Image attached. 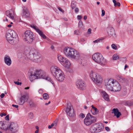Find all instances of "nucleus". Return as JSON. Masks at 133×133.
<instances>
[{
  "mask_svg": "<svg viewBox=\"0 0 133 133\" xmlns=\"http://www.w3.org/2000/svg\"><path fill=\"white\" fill-rule=\"evenodd\" d=\"M5 120H6L8 121L9 120V117L8 116V115H7L5 117Z\"/></svg>",
  "mask_w": 133,
  "mask_h": 133,
  "instance_id": "44",
  "label": "nucleus"
},
{
  "mask_svg": "<svg viewBox=\"0 0 133 133\" xmlns=\"http://www.w3.org/2000/svg\"><path fill=\"white\" fill-rule=\"evenodd\" d=\"M115 30L113 28L111 27H108L107 28V31L108 37H110L114 35H115Z\"/></svg>",
  "mask_w": 133,
  "mask_h": 133,
  "instance_id": "20",
  "label": "nucleus"
},
{
  "mask_svg": "<svg viewBox=\"0 0 133 133\" xmlns=\"http://www.w3.org/2000/svg\"><path fill=\"white\" fill-rule=\"evenodd\" d=\"M5 63L8 65H10L11 63V59L8 56H5L4 59Z\"/></svg>",
  "mask_w": 133,
  "mask_h": 133,
  "instance_id": "23",
  "label": "nucleus"
},
{
  "mask_svg": "<svg viewBox=\"0 0 133 133\" xmlns=\"http://www.w3.org/2000/svg\"><path fill=\"white\" fill-rule=\"evenodd\" d=\"M50 70L52 75L57 80L62 82L64 80V74L59 68L56 66H52L50 68Z\"/></svg>",
  "mask_w": 133,
  "mask_h": 133,
  "instance_id": "3",
  "label": "nucleus"
},
{
  "mask_svg": "<svg viewBox=\"0 0 133 133\" xmlns=\"http://www.w3.org/2000/svg\"><path fill=\"white\" fill-rule=\"evenodd\" d=\"M36 128L37 129V130H38V128H39L38 127V126H36Z\"/></svg>",
  "mask_w": 133,
  "mask_h": 133,
  "instance_id": "63",
  "label": "nucleus"
},
{
  "mask_svg": "<svg viewBox=\"0 0 133 133\" xmlns=\"http://www.w3.org/2000/svg\"><path fill=\"white\" fill-rule=\"evenodd\" d=\"M41 78L47 80L54 86L53 81L49 76H46L44 71L42 70H37L34 72H32L29 76V80L31 82L36 79Z\"/></svg>",
  "mask_w": 133,
  "mask_h": 133,
  "instance_id": "1",
  "label": "nucleus"
},
{
  "mask_svg": "<svg viewBox=\"0 0 133 133\" xmlns=\"http://www.w3.org/2000/svg\"><path fill=\"white\" fill-rule=\"evenodd\" d=\"M22 16L25 18H28L29 17L30 14L27 10H24L23 13L22 14Z\"/></svg>",
  "mask_w": 133,
  "mask_h": 133,
  "instance_id": "26",
  "label": "nucleus"
},
{
  "mask_svg": "<svg viewBox=\"0 0 133 133\" xmlns=\"http://www.w3.org/2000/svg\"><path fill=\"white\" fill-rule=\"evenodd\" d=\"M91 29L90 28H89L88 30V34H91Z\"/></svg>",
  "mask_w": 133,
  "mask_h": 133,
  "instance_id": "42",
  "label": "nucleus"
},
{
  "mask_svg": "<svg viewBox=\"0 0 133 133\" xmlns=\"http://www.w3.org/2000/svg\"><path fill=\"white\" fill-rule=\"evenodd\" d=\"M18 125L17 124L14 122H12L10 123L9 126L5 129V130H10L12 132H14L17 131L18 129Z\"/></svg>",
  "mask_w": 133,
  "mask_h": 133,
  "instance_id": "12",
  "label": "nucleus"
},
{
  "mask_svg": "<svg viewBox=\"0 0 133 133\" xmlns=\"http://www.w3.org/2000/svg\"><path fill=\"white\" fill-rule=\"evenodd\" d=\"M80 117H81L82 118H84L85 117V115L83 114H81L80 115Z\"/></svg>",
  "mask_w": 133,
  "mask_h": 133,
  "instance_id": "41",
  "label": "nucleus"
},
{
  "mask_svg": "<svg viewBox=\"0 0 133 133\" xmlns=\"http://www.w3.org/2000/svg\"><path fill=\"white\" fill-rule=\"evenodd\" d=\"M105 129L107 131H109L110 130V129L108 127H105Z\"/></svg>",
  "mask_w": 133,
  "mask_h": 133,
  "instance_id": "47",
  "label": "nucleus"
},
{
  "mask_svg": "<svg viewBox=\"0 0 133 133\" xmlns=\"http://www.w3.org/2000/svg\"><path fill=\"white\" fill-rule=\"evenodd\" d=\"M79 31L78 30H76L74 32V34L76 35H78Z\"/></svg>",
  "mask_w": 133,
  "mask_h": 133,
  "instance_id": "39",
  "label": "nucleus"
},
{
  "mask_svg": "<svg viewBox=\"0 0 133 133\" xmlns=\"http://www.w3.org/2000/svg\"><path fill=\"white\" fill-rule=\"evenodd\" d=\"M66 112L67 115L70 117H73L75 115L74 110L73 109H72L71 106H68Z\"/></svg>",
  "mask_w": 133,
  "mask_h": 133,
  "instance_id": "15",
  "label": "nucleus"
},
{
  "mask_svg": "<svg viewBox=\"0 0 133 133\" xmlns=\"http://www.w3.org/2000/svg\"><path fill=\"white\" fill-rule=\"evenodd\" d=\"M28 116L29 118L31 119H32L33 118V114L32 112H30Z\"/></svg>",
  "mask_w": 133,
  "mask_h": 133,
  "instance_id": "34",
  "label": "nucleus"
},
{
  "mask_svg": "<svg viewBox=\"0 0 133 133\" xmlns=\"http://www.w3.org/2000/svg\"><path fill=\"white\" fill-rule=\"evenodd\" d=\"M23 37L24 40L28 44L31 43L34 39L33 38V34L30 31H26Z\"/></svg>",
  "mask_w": 133,
  "mask_h": 133,
  "instance_id": "7",
  "label": "nucleus"
},
{
  "mask_svg": "<svg viewBox=\"0 0 133 133\" xmlns=\"http://www.w3.org/2000/svg\"><path fill=\"white\" fill-rule=\"evenodd\" d=\"M116 78L117 80H118L119 82L121 83H124L127 80L125 78L119 75H117L116 76Z\"/></svg>",
  "mask_w": 133,
  "mask_h": 133,
  "instance_id": "24",
  "label": "nucleus"
},
{
  "mask_svg": "<svg viewBox=\"0 0 133 133\" xmlns=\"http://www.w3.org/2000/svg\"><path fill=\"white\" fill-rule=\"evenodd\" d=\"M51 48L52 49H54V46H52V45L51 46Z\"/></svg>",
  "mask_w": 133,
  "mask_h": 133,
  "instance_id": "62",
  "label": "nucleus"
},
{
  "mask_svg": "<svg viewBox=\"0 0 133 133\" xmlns=\"http://www.w3.org/2000/svg\"><path fill=\"white\" fill-rule=\"evenodd\" d=\"M81 57V59H80L78 60H76L77 61H79V60H81V61L79 62L80 64H81L82 65L84 66L86 65V61L84 59H82Z\"/></svg>",
  "mask_w": 133,
  "mask_h": 133,
  "instance_id": "28",
  "label": "nucleus"
},
{
  "mask_svg": "<svg viewBox=\"0 0 133 133\" xmlns=\"http://www.w3.org/2000/svg\"><path fill=\"white\" fill-rule=\"evenodd\" d=\"M38 130H36L35 131V133H38Z\"/></svg>",
  "mask_w": 133,
  "mask_h": 133,
  "instance_id": "60",
  "label": "nucleus"
},
{
  "mask_svg": "<svg viewBox=\"0 0 133 133\" xmlns=\"http://www.w3.org/2000/svg\"><path fill=\"white\" fill-rule=\"evenodd\" d=\"M90 75L92 80L94 83L97 84L101 83L102 79L100 75L93 70L91 71Z\"/></svg>",
  "mask_w": 133,
  "mask_h": 133,
  "instance_id": "6",
  "label": "nucleus"
},
{
  "mask_svg": "<svg viewBox=\"0 0 133 133\" xmlns=\"http://www.w3.org/2000/svg\"><path fill=\"white\" fill-rule=\"evenodd\" d=\"M15 83L17 85H21V82H15Z\"/></svg>",
  "mask_w": 133,
  "mask_h": 133,
  "instance_id": "43",
  "label": "nucleus"
},
{
  "mask_svg": "<svg viewBox=\"0 0 133 133\" xmlns=\"http://www.w3.org/2000/svg\"><path fill=\"white\" fill-rule=\"evenodd\" d=\"M79 26L80 28L82 27L83 25V22L81 21H80L78 23Z\"/></svg>",
  "mask_w": 133,
  "mask_h": 133,
  "instance_id": "36",
  "label": "nucleus"
},
{
  "mask_svg": "<svg viewBox=\"0 0 133 133\" xmlns=\"http://www.w3.org/2000/svg\"><path fill=\"white\" fill-rule=\"evenodd\" d=\"M58 10L61 12H64V10L62 9L60 7H58Z\"/></svg>",
  "mask_w": 133,
  "mask_h": 133,
  "instance_id": "45",
  "label": "nucleus"
},
{
  "mask_svg": "<svg viewBox=\"0 0 133 133\" xmlns=\"http://www.w3.org/2000/svg\"><path fill=\"white\" fill-rule=\"evenodd\" d=\"M65 55L67 57L73 58L76 60L81 59V55L79 53L74 49L67 47L65 48L63 50Z\"/></svg>",
  "mask_w": 133,
  "mask_h": 133,
  "instance_id": "2",
  "label": "nucleus"
},
{
  "mask_svg": "<svg viewBox=\"0 0 133 133\" xmlns=\"http://www.w3.org/2000/svg\"><path fill=\"white\" fill-rule=\"evenodd\" d=\"M80 40L81 41L83 42L85 41V39H84L83 38H81L80 39Z\"/></svg>",
  "mask_w": 133,
  "mask_h": 133,
  "instance_id": "54",
  "label": "nucleus"
},
{
  "mask_svg": "<svg viewBox=\"0 0 133 133\" xmlns=\"http://www.w3.org/2000/svg\"><path fill=\"white\" fill-rule=\"evenodd\" d=\"M29 104L30 107H34L35 106V104L32 102H30L29 103Z\"/></svg>",
  "mask_w": 133,
  "mask_h": 133,
  "instance_id": "33",
  "label": "nucleus"
},
{
  "mask_svg": "<svg viewBox=\"0 0 133 133\" xmlns=\"http://www.w3.org/2000/svg\"><path fill=\"white\" fill-rule=\"evenodd\" d=\"M68 62H66L64 63H63V65L65 67L68 69L70 68V62L69 61V64H68V63H67Z\"/></svg>",
  "mask_w": 133,
  "mask_h": 133,
  "instance_id": "29",
  "label": "nucleus"
},
{
  "mask_svg": "<svg viewBox=\"0 0 133 133\" xmlns=\"http://www.w3.org/2000/svg\"><path fill=\"white\" fill-rule=\"evenodd\" d=\"M57 58L60 62L63 65V63H64L66 62H68V64H69V61L66 58L60 55H57ZM67 63L68 62H67ZM68 65L69 64H68Z\"/></svg>",
  "mask_w": 133,
  "mask_h": 133,
  "instance_id": "18",
  "label": "nucleus"
},
{
  "mask_svg": "<svg viewBox=\"0 0 133 133\" xmlns=\"http://www.w3.org/2000/svg\"><path fill=\"white\" fill-rule=\"evenodd\" d=\"M112 59L114 60L118 59H119V57L117 54H115L112 56Z\"/></svg>",
  "mask_w": 133,
  "mask_h": 133,
  "instance_id": "30",
  "label": "nucleus"
},
{
  "mask_svg": "<svg viewBox=\"0 0 133 133\" xmlns=\"http://www.w3.org/2000/svg\"><path fill=\"white\" fill-rule=\"evenodd\" d=\"M6 123V122L5 121H1L0 122V128L3 129L5 130V125Z\"/></svg>",
  "mask_w": 133,
  "mask_h": 133,
  "instance_id": "27",
  "label": "nucleus"
},
{
  "mask_svg": "<svg viewBox=\"0 0 133 133\" xmlns=\"http://www.w3.org/2000/svg\"><path fill=\"white\" fill-rule=\"evenodd\" d=\"M0 115H1V116L2 117L3 116H5L6 115V114H3V113H2Z\"/></svg>",
  "mask_w": 133,
  "mask_h": 133,
  "instance_id": "53",
  "label": "nucleus"
},
{
  "mask_svg": "<svg viewBox=\"0 0 133 133\" xmlns=\"http://www.w3.org/2000/svg\"><path fill=\"white\" fill-rule=\"evenodd\" d=\"M29 59L35 61H38V59L41 58L39 54L35 49H33L31 50L27 55Z\"/></svg>",
  "mask_w": 133,
  "mask_h": 133,
  "instance_id": "5",
  "label": "nucleus"
},
{
  "mask_svg": "<svg viewBox=\"0 0 133 133\" xmlns=\"http://www.w3.org/2000/svg\"><path fill=\"white\" fill-rule=\"evenodd\" d=\"M82 17L81 15H78L77 16V19L79 20H80L81 19Z\"/></svg>",
  "mask_w": 133,
  "mask_h": 133,
  "instance_id": "48",
  "label": "nucleus"
},
{
  "mask_svg": "<svg viewBox=\"0 0 133 133\" xmlns=\"http://www.w3.org/2000/svg\"><path fill=\"white\" fill-rule=\"evenodd\" d=\"M102 14H101V16H103L105 15V11L104 10H102Z\"/></svg>",
  "mask_w": 133,
  "mask_h": 133,
  "instance_id": "38",
  "label": "nucleus"
},
{
  "mask_svg": "<svg viewBox=\"0 0 133 133\" xmlns=\"http://www.w3.org/2000/svg\"><path fill=\"white\" fill-rule=\"evenodd\" d=\"M112 113H114V115L116 116L117 118L119 117L121 115V113L119 111L118 109L117 108L114 109L112 110Z\"/></svg>",
  "mask_w": 133,
  "mask_h": 133,
  "instance_id": "22",
  "label": "nucleus"
},
{
  "mask_svg": "<svg viewBox=\"0 0 133 133\" xmlns=\"http://www.w3.org/2000/svg\"><path fill=\"white\" fill-rule=\"evenodd\" d=\"M29 87H26L25 88V89H29Z\"/></svg>",
  "mask_w": 133,
  "mask_h": 133,
  "instance_id": "61",
  "label": "nucleus"
},
{
  "mask_svg": "<svg viewBox=\"0 0 133 133\" xmlns=\"http://www.w3.org/2000/svg\"><path fill=\"white\" fill-rule=\"evenodd\" d=\"M112 1L114 4V5H116V0H112Z\"/></svg>",
  "mask_w": 133,
  "mask_h": 133,
  "instance_id": "52",
  "label": "nucleus"
},
{
  "mask_svg": "<svg viewBox=\"0 0 133 133\" xmlns=\"http://www.w3.org/2000/svg\"><path fill=\"white\" fill-rule=\"evenodd\" d=\"M121 89V85L119 83L115 80L113 88H112L111 91L116 92L120 90Z\"/></svg>",
  "mask_w": 133,
  "mask_h": 133,
  "instance_id": "19",
  "label": "nucleus"
},
{
  "mask_svg": "<svg viewBox=\"0 0 133 133\" xmlns=\"http://www.w3.org/2000/svg\"><path fill=\"white\" fill-rule=\"evenodd\" d=\"M12 107H15V108H18V105H15L14 104H12Z\"/></svg>",
  "mask_w": 133,
  "mask_h": 133,
  "instance_id": "50",
  "label": "nucleus"
},
{
  "mask_svg": "<svg viewBox=\"0 0 133 133\" xmlns=\"http://www.w3.org/2000/svg\"><path fill=\"white\" fill-rule=\"evenodd\" d=\"M76 85L78 88L81 90L85 89L86 85L85 82L82 80L78 81L76 82Z\"/></svg>",
  "mask_w": 133,
  "mask_h": 133,
  "instance_id": "13",
  "label": "nucleus"
},
{
  "mask_svg": "<svg viewBox=\"0 0 133 133\" xmlns=\"http://www.w3.org/2000/svg\"><path fill=\"white\" fill-rule=\"evenodd\" d=\"M79 11L78 9V8H76L75 10V11L77 13Z\"/></svg>",
  "mask_w": 133,
  "mask_h": 133,
  "instance_id": "49",
  "label": "nucleus"
},
{
  "mask_svg": "<svg viewBox=\"0 0 133 133\" xmlns=\"http://www.w3.org/2000/svg\"><path fill=\"white\" fill-rule=\"evenodd\" d=\"M29 99V96L27 94L22 95L19 99L20 105H23L25 102L27 101Z\"/></svg>",
  "mask_w": 133,
  "mask_h": 133,
  "instance_id": "14",
  "label": "nucleus"
},
{
  "mask_svg": "<svg viewBox=\"0 0 133 133\" xmlns=\"http://www.w3.org/2000/svg\"><path fill=\"white\" fill-rule=\"evenodd\" d=\"M115 81V80L111 79H109L105 84L106 89L108 90L111 91Z\"/></svg>",
  "mask_w": 133,
  "mask_h": 133,
  "instance_id": "11",
  "label": "nucleus"
},
{
  "mask_svg": "<svg viewBox=\"0 0 133 133\" xmlns=\"http://www.w3.org/2000/svg\"><path fill=\"white\" fill-rule=\"evenodd\" d=\"M93 60L96 63L101 65H104L106 63L105 59H104L102 54L99 53H96L92 56Z\"/></svg>",
  "mask_w": 133,
  "mask_h": 133,
  "instance_id": "4",
  "label": "nucleus"
},
{
  "mask_svg": "<svg viewBox=\"0 0 133 133\" xmlns=\"http://www.w3.org/2000/svg\"><path fill=\"white\" fill-rule=\"evenodd\" d=\"M91 107L92 109H91L90 111L92 114L94 115L97 114L98 112V109L96 108L93 105L91 106Z\"/></svg>",
  "mask_w": 133,
  "mask_h": 133,
  "instance_id": "25",
  "label": "nucleus"
},
{
  "mask_svg": "<svg viewBox=\"0 0 133 133\" xmlns=\"http://www.w3.org/2000/svg\"><path fill=\"white\" fill-rule=\"evenodd\" d=\"M64 20L65 21H68V19L66 18H64Z\"/></svg>",
  "mask_w": 133,
  "mask_h": 133,
  "instance_id": "64",
  "label": "nucleus"
},
{
  "mask_svg": "<svg viewBox=\"0 0 133 133\" xmlns=\"http://www.w3.org/2000/svg\"><path fill=\"white\" fill-rule=\"evenodd\" d=\"M58 122V119H56L54 123H55L56 124L57 122Z\"/></svg>",
  "mask_w": 133,
  "mask_h": 133,
  "instance_id": "55",
  "label": "nucleus"
},
{
  "mask_svg": "<svg viewBox=\"0 0 133 133\" xmlns=\"http://www.w3.org/2000/svg\"><path fill=\"white\" fill-rule=\"evenodd\" d=\"M101 95L104 100L108 102L110 101L108 95L105 92H102Z\"/></svg>",
  "mask_w": 133,
  "mask_h": 133,
  "instance_id": "21",
  "label": "nucleus"
},
{
  "mask_svg": "<svg viewBox=\"0 0 133 133\" xmlns=\"http://www.w3.org/2000/svg\"><path fill=\"white\" fill-rule=\"evenodd\" d=\"M30 26L36 30L42 38L43 39L46 38V36L43 34L42 32L36 26L32 25H31Z\"/></svg>",
  "mask_w": 133,
  "mask_h": 133,
  "instance_id": "16",
  "label": "nucleus"
},
{
  "mask_svg": "<svg viewBox=\"0 0 133 133\" xmlns=\"http://www.w3.org/2000/svg\"><path fill=\"white\" fill-rule=\"evenodd\" d=\"M16 36L15 32L14 30H9L6 34V39L10 43L14 41L13 40L16 38Z\"/></svg>",
  "mask_w": 133,
  "mask_h": 133,
  "instance_id": "10",
  "label": "nucleus"
},
{
  "mask_svg": "<svg viewBox=\"0 0 133 133\" xmlns=\"http://www.w3.org/2000/svg\"><path fill=\"white\" fill-rule=\"evenodd\" d=\"M114 5L115 6H120V4L119 2H117V3H116V5Z\"/></svg>",
  "mask_w": 133,
  "mask_h": 133,
  "instance_id": "40",
  "label": "nucleus"
},
{
  "mask_svg": "<svg viewBox=\"0 0 133 133\" xmlns=\"http://www.w3.org/2000/svg\"><path fill=\"white\" fill-rule=\"evenodd\" d=\"M3 21L4 22H5V21L7 22L8 21V19L6 17L5 18H4L3 19Z\"/></svg>",
  "mask_w": 133,
  "mask_h": 133,
  "instance_id": "51",
  "label": "nucleus"
},
{
  "mask_svg": "<svg viewBox=\"0 0 133 133\" xmlns=\"http://www.w3.org/2000/svg\"><path fill=\"white\" fill-rule=\"evenodd\" d=\"M128 66L127 65H125V66L124 69H126V68H128Z\"/></svg>",
  "mask_w": 133,
  "mask_h": 133,
  "instance_id": "57",
  "label": "nucleus"
},
{
  "mask_svg": "<svg viewBox=\"0 0 133 133\" xmlns=\"http://www.w3.org/2000/svg\"><path fill=\"white\" fill-rule=\"evenodd\" d=\"M52 128V127H51V125H49L48 126V128H49V129H51V128Z\"/></svg>",
  "mask_w": 133,
  "mask_h": 133,
  "instance_id": "59",
  "label": "nucleus"
},
{
  "mask_svg": "<svg viewBox=\"0 0 133 133\" xmlns=\"http://www.w3.org/2000/svg\"><path fill=\"white\" fill-rule=\"evenodd\" d=\"M11 24L7 25V27L9 28H10L11 26Z\"/></svg>",
  "mask_w": 133,
  "mask_h": 133,
  "instance_id": "56",
  "label": "nucleus"
},
{
  "mask_svg": "<svg viewBox=\"0 0 133 133\" xmlns=\"http://www.w3.org/2000/svg\"><path fill=\"white\" fill-rule=\"evenodd\" d=\"M111 46L112 48L116 50L117 49V47L116 45L114 44H112L111 45Z\"/></svg>",
  "mask_w": 133,
  "mask_h": 133,
  "instance_id": "37",
  "label": "nucleus"
},
{
  "mask_svg": "<svg viewBox=\"0 0 133 133\" xmlns=\"http://www.w3.org/2000/svg\"><path fill=\"white\" fill-rule=\"evenodd\" d=\"M87 18V17L86 16H84V19L85 20H86Z\"/></svg>",
  "mask_w": 133,
  "mask_h": 133,
  "instance_id": "58",
  "label": "nucleus"
},
{
  "mask_svg": "<svg viewBox=\"0 0 133 133\" xmlns=\"http://www.w3.org/2000/svg\"><path fill=\"white\" fill-rule=\"evenodd\" d=\"M43 97L44 99H47L49 98V96L46 93H44L43 95Z\"/></svg>",
  "mask_w": 133,
  "mask_h": 133,
  "instance_id": "32",
  "label": "nucleus"
},
{
  "mask_svg": "<svg viewBox=\"0 0 133 133\" xmlns=\"http://www.w3.org/2000/svg\"><path fill=\"white\" fill-rule=\"evenodd\" d=\"M76 2H74L72 1L71 2V6L72 9H73L76 6Z\"/></svg>",
  "mask_w": 133,
  "mask_h": 133,
  "instance_id": "31",
  "label": "nucleus"
},
{
  "mask_svg": "<svg viewBox=\"0 0 133 133\" xmlns=\"http://www.w3.org/2000/svg\"><path fill=\"white\" fill-rule=\"evenodd\" d=\"M95 117L91 115L90 113H88L84 120V124L86 125H89L96 121Z\"/></svg>",
  "mask_w": 133,
  "mask_h": 133,
  "instance_id": "9",
  "label": "nucleus"
},
{
  "mask_svg": "<svg viewBox=\"0 0 133 133\" xmlns=\"http://www.w3.org/2000/svg\"><path fill=\"white\" fill-rule=\"evenodd\" d=\"M6 16L12 19H14L15 16L14 11L12 9L7 10L6 11Z\"/></svg>",
  "mask_w": 133,
  "mask_h": 133,
  "instance_id": "17",
  "label": "nucleus"
},
{
  "mask_svg": "<svg viewBox=\"0 0 133 133\" xmlns=\"http://www.w3.org/2000/svg\"><path fill=\"white\" fill-rule=\"evenodd\" d=\"M102 41V40L101 39H97L93 41V42L94 43H97L99 42H100Z\"/></svg>",
  "mask_w": 133,
  "mask_h": 133,
  "instance_id": "35",
  "label": "nucleus"
},
{
  "mask_svg": "<svg viewBox=\"0 0 133 133\" xmlns=\"http://www.w3.org/2000/svg\"><path fill=\"white\" fill-rule=\"evenodd\" d=\"M5 96V94L3 93H2L0 95V97L2 98H3Z\"/></svg>",
  "mask_w": 133,
  "mask_h": 133,
  "instance_id": "46",
  "label": "nucleus"
},
{
  "mask_svg": "<svg viewBox=\"0 0 133 133\" xmlns=\"http://www.w3.org/2000/svg\"><path fill=\"white\" fill-rule=\"evenodd\" d=\"M103 125L101 123H96L91 125L90 128V131L92 133L99 132L104 128Z\"/></svg>",
  "mask_w": 133,
  "mask_h": 133,
  "instance_id": "8",
  "label": "nucleus"
}]
</instances>
